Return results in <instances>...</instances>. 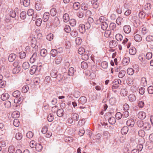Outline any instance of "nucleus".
<instances>
[{"label": "nucleus", "mask_w": 153, "mask_h": 153, "mask_svg": "<svg viewBox=\"0 0 153 153\" xmlns=\"http://www.w3.org/2000/svg\"><path fill=\"white\" fill-rule=\"evenodd\" d=\"M30 45L31 47L33 48V51H38V46L36 44V38L35 37L33 38L31 40Z\"/></svg>", "instance_id": "obj_1"}, {"label": "nucleus", "mask_w": 153, "mask_h": 153, "mask_svg": "<svg viewBox=\"0 0 153 153\" xmlns=\"http://www.w3.org/2000/svg\"><path fill=\"white\" fill-rule=\"evenodd\" d=\"M37 51H35L32 55L31 57L30 58V63H33L38 58V56H37V53L36 52Z\"/></svg>", "instance_id": "obj_2"}, {"label": "nucleus", "mask_w": 153, "mask_h": 153, "mask_svg": "<svg viewBox=\"0 0 153 153\" xmlns=\"http://www.w3.org/2000/svg\"><path fill=\"white\" fill-rule=\"evenodd\" d=\"M51 23H52V24L55 26L57 27L60 24L59 18L57 17H54L52 22H51Z\"/></svg>", "instance_id": "obj_3"}, {"label": "nucleus", "mask_w": 153, "mask_h": 153, "mask_svg": "<svg viewBox=\"0 0 153 153\" xmlns=\"http://www.w3.org/2000/svg\"><path fill=\"white\" fill-rule=\"evenodd\" d=\"M123 30L126 33H129L131 30V28L130 25H127L124 26L123 27Z\"/></svg>", "instance_id": "obj_4"}, {"label": "nucleus", "mask_w": 153, "mask_h": 153, "mask_svg": "<svg viewBox=\"0 0 153 153\" xmlns=\"http://www.w3.org/2000/svg\"><path fill=\"white\" fill-rule=\"evenodd\" d=\"M50 16L49 13L48 12H45L44 13L43 16L42 18L43 21L45 22H47L49 19Z\"/></svg>", "instance_id": "obj_5"}, {"label": "nucleus", "mask_w": 153, "mask_h": 153, "mask_svg": "<svg viewBox=\"0 0 153 153\" xmlns=\"http://www.w3.org/2000/svg\"><path fill=\"white\" fill-rule=\"evenodd\" d=\"M118 45L117 42L114 40L111 41L109 43V46L111 48H114L117 46Z\"/></svg>", "instance_id": "obj_6"}, {"label": "nucleus", "mask_w": 153, "mask_h": 153, "mask_svg": "<svg viewBox=\"0 0 153 153\" xmlns=\"http://www.w3.org/2000/svg\"><path fill=\"white\" fill-rule=\"evenodd\" d=\"M16 55L14 53H11L9 55L8 57V59L10 62H13L16 59Z\"/></svg>", "instance_id": "obj_7"}, {"label": "nucleus", "mask_w": 153, "mask_h": 153, "mask_svg": "<svg viewBox=\"0 0 153 153\" xmlns=\"http://www.w3.org/2000/svg\"><path fill=\"white\" fill-rule=\"evenodd\" d=\"M38 70V68L36 65L32 66L30 70V73L31 74H34L36 71Z\"/></svg>", "instance_id": "obj_8"}, {"label": "nucleus", "mask_w": 153, "mask_h": 153, "mask_svg": "<svg viewBox=\"0 0 153 153\" xmlns=\"http://www.w3.org/2000/svg\"><path fill=\"white\" fill-rule=\"evenodd\" d=\"M87 101V99L84 96L81 97L78 100V102L79 104H81L82 105L85 104Z\"/></svg>", "instance_id": "obj_9"}, {"label": "nucleus", "mask_w": 153, "mask_h": 153, "mask_svg": "<svg viewBox=\"0 0 153 153\" xmlns=\"http://www.w3.org/2000/svg\"><path fill=\"white\" fill-rule=\"evenodd\" d=\"M138 117L139 119L143 120L146 117V114L143 111H140L138 114Z\"/></svg>", "instance_id": "obj_10"}, {"label": "nucleus", "mask_w": 153, "mask_h": 153, "mask_svg": "<svg viewBox=\"0 0 153 153\" xmlns=\"http://www.w3.org/2000/svg\"><path fill=\"white\" fill-rule=\"evenodd\" d=\"M57 70L55 69H53L51 71L50 74L53 78H56L57 76Z\"/></svg>", "instance_id": "obj_11"}, {"label": "nucleus", "mask_w": 153, "mask_h": 153, "mask_svg": "<svg viewBox=\"0 0 153 153\" xmlns=\"http://www.w3.org/2000/svg\"><path fill=\"white\" fill-rule=\"evenodd\" d=\"M126 124L128 126L132 127L134 125V122L133 119H130L127 121Z\"/></svg>", "instance_id": "obj_12"}, {"label": "nucleus", "mask_w": 153, "mask_h": 153, "mask_svg": "<svg viewBox=\"0 0 153 153\" xmlns=\"http://www.w3.org/2000/svg\"><path fill=\"white\" fill-rule=\"evenodd\" d=\"M86 30L84 24H81L79 25V30L80 33H84L85 32Z\"/></svg>", "instance_id": "obj_13"}, {"label": "nucleus", "mask_w": 153, "mask_h": 153, "mask_svg": "<svg viewBox=\"0 0 153 153\" xmlns=\"http://www.w3.org/2000/svg\"><path fill=\"white\" fill-rule=\"evenodd\" d=\"M62 57L61 56H57L54 59L55 63L56 64H59L62 60Z\"/></svg>", "instance_id": "obj_14"}, {"label": "nucleus", "mask_w": 153, "mask_h": 153, "mask_svg": "<svg viewBox=\"0 0 153 153\" xmlns=\"http://www.w3.org/2000/svg\"><path fill=\"white\" fill-rule=\"evenodd\" d=\"M136 97L135 95L133 94H131L128 96V100L131 102H133L136 100Z\"/></svg>", "instance_id": "obj_15"}, {"label": "nucleus", "mask_w": 153, "mask_h": 153, "mask_svg": "<svg viewBox=\"0 0 153 153\" xmlns=\"http://www.w3.org/2000/svg\"><path fill=\"white\" fill-rule=\"evenodd\" d=\"M9 97V94L7 93H5L1 95V98L2 100L4 101L8 99Z\"/></svg>", "instance_id": "obj_16"}, {"label": "nucleus", "mask_w": 153, "mask_h": 153, "mask_svg": "<svg viewBox=\"0 0 153 153\" xmlns=\"http://www.w3.org/2000/svg\"><path fill=\"white\" fill-rule=\"evenodd\" d=\"M72 118L74 121H77L79 120V116L76 113H74L72 114Z\"/></svg>", "instance_id": "obj_17"}, {"label": "nucleus", "mask_w": 153, "mask_h": 153, "mask_svg": "<svg viewBox=\"0 0 153 153\" xmlns=\"http://www.w3.org/2000/svg\"><path fill=\"white\" fill-rule=\"evenodd\" d=\"M136 53V49L135 48L132 47L129 50V53L131 55H134Z\"/></svg>", "instance_id": "obj_18"}, {"label": "nucleus", "mask_w": 153, "mask_h": 153, "mask_svg": "<svg viewBox=\"0 0 153 153\" xmlns=\"http://www.w3.org/2000/svg\"><path fill=\"white\" fill-rule=\"evenodd\" d=\"M64 114V111L63 109H59L57 111V114L59 117H62Z\"/></svg>", "instance_id": "obj_19"}, {"label": "nucleus", "mask_w": 153, "mask_h": 153, "mask_svg": "<svg viewBox=\"0 0 153 153\" xmlns=\"http://www.w3.org/2000/svg\"><path fill=\"white\" fill-rule=\"evenodd\" d=\"M128 130V128L127 126L123 127L121 130V133L122 134H126Z\"/></svg>", "instance_id": "obj_20"}, {"label": "nucleus", "mask_w": 153, "mask_h": 153, "mask_svg": "<svg viewBox=\"0 0 153 153\" xmlns=\"http://www.w3.org/2000/svg\"><path fill=\"white\" fill-rule=\"evenodd\" d=\"M149 33V31L146 27H143L141 28V34L145 35H147Z\"/></svg>", "instance_id": "obj_21"}, {"label": "nucleus", "mask_w": 153, "mask_h": 153, "mask_svg": "<svg viewBox=\"0 0 153 153\" xmlns=\"http://www.w3.org/2000/svg\"><path fill=\"white\" fill-rule=\"evenodd\" d=\"M63 20L64 22H67L69 21V15L67 13H65L63 16Z\"/></svg>", "instance_id": "obj_22"}, {"label": "nucleus", "mask_w": 153, "mask_h": 153, "mask_svg": "<svg viewBox=\"0 0 153 153\" xmlns=\"http://www.w3.org/2000/svg\"><path fill=\"white\" fill-rule=\"evenodd\" d=\"M73 7L75 10L79 9L80 7V3L77 2H74L73 4Z\"/></svg>", "instance_id": "obj_23"}, {"label": "nucleus", "mask_w": 153, "mask_h": 153, "mask_svg": "<svg viewBox=\"0 0 153 153\" xmlns=\"http://www.w3.org/2000/svg\"><path fill=\"white\" fill-rule=\"evenodd\" d=\"M134 39L136 42H140L142 40V37L139 34H136L134 36Z\"/></svg>", "instance_id": "obj_24"}, {"label": "nucleus", "mask_w": 153, "mask_h": 153, "mask_svg": "<svg viewBox=\"0 0 153 153\" xmlns=\"http://www.w3.org/2000/svg\"><path fill=\"white\" fill-rule=\"evenodd\" d=\"M44 57V59L46 62L48 63H49L51 62V56L50 55L48 54Z\"/></svg>", "instance_id": "obj_25"}, {"label": "nucleus", "mask_w": 153, "mask_h": 153, "mask_svg": "<svg viewBox=\"0 0 153 153\" xmlns=\"http://www.w3.org/2000/svg\"><path fill=\"white\" fill-rule=\"evenodd\" d=\"M21 93L20 92L16 90V91H14L13 92V96L14 97L16 98H18L21 96Z\"/></svg>", "instance_id": "obj_26"}, {"label": "nucleus", "mask_w": 153, "mask_h": 153, "mask_svg": "<svg viewBox=\"0 0 153 153\" xmlns=\"http://www.w3.org/2000/svg\"><path fill=\"white\" fill-rule=\"evenodd\" d=\"M126 74V71L124 70H121L120 71L118 74V77L120 78H123Z\"/></svg>", "instance_id": "obj_27"}, {"label": "nucleus", "mask_w": 153, "mask_h": 153, "mask_svg": "<svg viewBox=\"0 0 153 153\" xmlns=\"http://www.w3.org/2000/svg\"><path fill=\"white\" fill-rule=\"evenodd\" d=\"M35 148L36 150L38 152L41 151L43 148L42 146L40 143L36 144Z\"/></svg>", "instance_id": "obj_28"}, {"label": "nucleus", "mask_w": 153, "mask_h": 153, "mask_svg": "<svg viewBox=\"0 0 153 153\" xmlns=\"http://www.w3.org/2000/svg\"><path fill=\"white\" fill-rule=\"evenodd\" d=\"M47 51L45 49H42L40 52L41 56L42 57H44L47 55Z\"/></svg>", "instance_id": "obj_29"}, {"label": "nucleus", "mask_w": 153, "mask_h": 153, "mask_svg": "<svg viewBox=\"0 0 153 153\" xmlns=\"http://www.w3.org/2000/svg\"><path fill=\"white\" fill-rule=\"evenodd\" d=\"M88 7V5L87 3H82L81 5V9L85 11L87 10Z\"/></svg>", "instance_id": "obj_30"}, {"label": "nucleus", "mask_w": 153, "mask_h": 153, "mask_svg": "<svg viewBox=\"0 0 153 153\" xmlns=\"http://www.w3.org/2000/svg\"><path fill=\"white\" fill-rule=\"evenodd\" d=\"M108 121L109 123L112 125L115 124L116 122L115 118L114 117L110 118L108 120Z\"/></svg>", "instance_id": "obj_31"}, {"label": "nucleus", "mask_w": 153, "mask_h": 153, "mask_svg": "<svg viewBox=\"0 0 153 153\" xmlns=\"http://www.w3.org/2000/svg\"><path fill=\"white\" fill-rule=\"evenodd\" d=\"M123 18L121 17H118L116 20L117 24L119 25H121L123 23Z\"/></svg>", "instance_id": "obj_32"}, {"label": "nucleus", "mask_w": 153, "mask_h": 153, "mask_svg": "<svg viewBox=\"0 0 153 153\" xmlns=\"http://www.w3.org/2000/svg\"><path fill=\"white\" fill-rule=\"evenodd\" d=\"M108 27V24L105 22H103L101 24V28L104 30L106 29Z\"/></svg>", "instance_id": "obj_33"}, {"label": "nucleus", "mask_w": 153, "mask_h": 153, "mask_svg": "<svg viewBox=\"0 0 153 153\" xmlns=\"http://www.w3.org/2000/svg\"><path fill=\"white\" fill-rule=\"evenodd\" d=\"M57 51L56 50L53 49L51 51V54L53 57H55L57 54Z\"/></svg>", "instance_id": "obj_34"}, {"label": "nucleus", "mask_w": 153, "mask_h": 153, "mask_svg": "<svg viewBox=\"0 0 153 153\" xmlns=\"http://www.w3.org/2000/svg\"><path fill=\"white\" fill-rule=\"evenodd\" d=\"M22 66L24 69L26 70L28 69L29 68L30 65L28 62H25L23 63Z\"/></svg>", "instance_id": "obj_35"}, {"label": "nucleus", "mask_w": 153, "mask_h": 153, "mask_svg": "<svg viewBox=\"0 0 153 153\" xmlns=\"http://www.w3.org/2000/svg\"><path fill=\"white\" fill-rule=\"evenodd\" d=\"M56 13V9L55 8H52L50 11V13L52 16H55Z\"/></svg>", "instance_id": "obj_36"}, {"label": "nucleus", "mask_w": 153, "mask_h": 153, "mask_svg": "<svg viewBox=\"0 0 153 153\" xmlns=\"http://www.w3.org/2000/svg\"><path fill=\"white\" fill-rule=\"evenodd\" d=\"M20 17L22 19H24L26 17V13L25 11L22 12L20 14Z\"/></svg>", "instance_id": "obj_37"}, {"label": "nucleus", "mask_w": 153, "mask_h": 153, "mask_svg": "<svg viewBox=\"0 0 153 153\" xmlns=\"http://www.w3.org/2000/svg\"><path fill=\"white\" fill-rule=\"evenodd\" d=\"M116 39L119 41H120L123 39V36L120 34H117L115 36Z\"/></svg>", "instance_id": "obj_38"}, {"label": "nucleus", "mask_w": 153, "mask_h": 153, "mask_svg": "<svg viewBox=\"0 0 153 153\" xmlns=\"http://www.w3.org/2000/svg\"><path fill=\"white\" fill-rule=\"evenodd\" d=\"M127 74L130 75H132L134 73V70L131 68H128L127 71Z\"/></svg>", "instance_id": "obj_39"}, {"label": "nucleus", "mask_w": 153, "mask_h": 153, "mask_svg": "<svg viewBox=\"0 0 153 153\" xmlns=\"http://www.w3.org/2000/svg\"><path fill=\"white\" fill-rule=\"evenodd\" d=\"M123 62L125 65H126L130 62V58L128 57H125L123 59Z\"/></svg>", "instance_id": "obj_40"}, {"label": "nucleus", "mask_w": 153, "mask_h": 153, "mask_svg": "<svg viewBox=\"0 0 153 153\" xmlns=\"http://www.w3.org/2000/svg\"><path fill=\"white\" fill-rule=\"evenodd\" d=\"M20 61L18 60H16L13 62V65L14 67H20L19 65V64Z\"/></svg>", "instance_id": "obj_41"}, {"label": "nucleus", "mask_w": 153, "mask_h": 153, "mask_svg": "<svg viewBox=\"0 0 153 153\" xmlns=\"http://www.w3.org/2000/svg\"><path fill=\"white\" fill-rule=\"evenodd\" d=\"M20 67H15L13 70V74H17L21 70Z\"/></svg>", "instance_id": "obj_42"}, {"label": "nucleus", "mask_w": 153, "mask_h": 153, "mask_svg": "<svg viewBox=\"0 0 153 153\" xmlns=\"http://www.w3.org/2000/svg\"><path fill=\"white\" fill-rule=\"evenodd\" d=\"M116 102V99L114 97H111L109 100V103L111 105H113Z\"/></svg>", "instance_id": "obj_43"}, {"label": "nucleus", "mask_w": 153, "mask_h": 153, "mask_svg": "<svg viewBox=\"0 0 153 153\" xmlns=\"http://www.w3.org/2000/svg\"><path fill=\"white\" fill-rule=\"evenodd\" d=\"M74 72V69L72 67L69 68L68 70V75L70 76H72Z\"/></svg>", "instance_id": "obj_44"}, {"label": "nucleus", "mask_w": 153, "mask_h": 153, "mask_svg": "<svg viewBox=\"0 0 153 153\" xmlns=\"http://www.w3.org/2000/svg\"><path fill=\"white\" fill-rule=\"evenodd\" d=\"M101 66L102 68L103 69H106L108 66V64L107 62L106 61H103L101 63Z\"/></svg>", "instance_id": "obj_45"}, {"label": "nucleus", "mask_w": 153, "mask_h": 153, "mask_svg": "<svg viewBox=\"0 0 153 153\" xmlns=\"http://www.w3.org/2000/svg\"><path fill=\"white\" fill-rule=\"evenodd\" d=\"M29 89V87L27 85H24L22 89V91L24 93H26Z\"/></svg>", "instance_id": "obj_46"}, {"label": "nucleus", "mask_w": 153, "mask_h": 153, "mask_svg": "<svg viewBox=\"0 0 153 153\" xmlns=\"http://www.w3.org/2000/svg\"><path fill=\"white\" fill-rule=\"evenodd\" d=\"M22 134L20 133H17L15 135V138L16 140H20L22 138Z\"/></svg>", "instance_id": "obj_47"}, {"label": "nucleus", "mask_w": 153, "mask_h": 153, "mask_svg": "<svg viewBox=\"0 0 153 153\" xmlns=\"http://www.w3.org/2000/svg\"><path fill=\"white\" fill-rule=\"evenodd\" d=\"M80 95V93L79 91L75 90L74 91V96L75 98H78Z\"/></svg>", "instance_id": "obj_48"}, {"label": "nucleus", "mask_w": 153, "mask_h": 153, "mask_svg": "<svg viewBox=\"0 0 153 153\" xmlns=\"http://www.w3.org/2000/svg\"><path fill=\"white\" fill-rule=\"evenodd\" d=\"M53 114H49L48 116V120L49 122H51L53 120Z\"/></svg>", "instance_id": "obj_49"}, {"label": "nucleus", "mask_w": 153, "mask_h": 153, "mask_svg": "<svg viewBox=\"0 0 153 153\" xmlns=\"http://www.w3.org/2000/svg\"><path fill=\"white\" fill-rule=\"evenodd\" d=\"M141 83L143 84V86L144 87L147 85V81L145 77H143L141 78Z\"/></svg>", "instance_id": "obj_50"}, {"label": "nucleus", "mask_w": 153, "mask_h": 153, "mask_svg": "<svg viewBox=\"0 0 153 153\" xmlns=\"http://www.w3.org/2000/svg\"><path fill=\"white\" fill-rule=\"evenodd\" d=\"M30 3V0H24L23 1V3L24 6L25 7H28Z\"/></svg>", "instance_id": "obj_51"}, {"label": "nucleus", "mask_w": 153, "mask_h": 153, "mask_svg": "<svg viewBox=\"0 0 153 153\" xmlns=\"http://www.w3.org/2000/svg\"><path fill=\"white\" fill-rule=\"evenodd\" d=\"M81 68L83 69H86L88 66L87 63L84 61H83L81 63Z\"/></svg>", "instance_id": "obj_52"}, {"label": "nucleus", "mask_w": 153, "mask_h": 153, "mask_svg": "<svg viewBox=\"0 0 153 153\" xmlns=\"http://www.w3.org/2000/svg\"><path fill=\"white\" fill-rule=\"evenodd\" d=\"M138 134L140 136L143 137L144 136L145 133L143 130H140L138 131Z\"/></svg>", "instance_id": "obj_53"}, {"label": "nucleus", "mask_w": 153, "mask_h": 153, "mask_svg": "<svg viewBox=\"0 0 153 153\" xmlns=\"http://www.w3.org/2000/svg\"><path fill=\"white\" fill-rule=\"evenodd\" d=\"M144 9L146 10H148L151 8V5L150 3H147L144 5Z\"/></svg>", "instance_id": "obj_54"}, {"label": "nucleus", "mask_w": 153, "mask_h": 153, "mask_svg": "<svg viewBox=\"0 0 153 153\" xmlns=\"http://www.w3.org/2000/svg\"><path fill=\"white\" fill-rule=\"evenodd\" d=\"M70 25L72 27L74 26L76 24V22L74 19H71L69 22Z\"/></svg>", "instance_id": "obj_55"}, {"label": "nucleus", "mask_w": 153, "mask_h": 153, "mask_svg": "<svg viewBox=\"0 0 153 153\" xmlns=\"http://www.w3.org/2000/svg\"><path fill=\"white\" fill-rule=\"evenodd\" d=\"M15 151V149L13 146H10L8 149V151L10 153H13Z\"/></svg>", "instance_id": "obj_56"}, {"label": "nucleus", "mask_w": 153, "mask_h": 153, "mask_svg": "<svg viewBox=\"0 0 153 153\" xmlns=\"http://www.w3.org/2000/svg\"><path fill=\"white\" fill-rule=\"evenodd\" d=\"M13 125L16 127H18L20 124V122L19 120L17 119L14 120L13 122Z\"/></svg>", "instance_id": "obj_57"}, {"label": "nucleus", "mask_w": 153, "mask_h": 153, "mask_svg": "<svg viewBox=\"0 0 153 153\" xmlns=\"http://www.w3.org/2000/svg\"><path fill=\"white\" fill-rule=\"evenodd\" d=\"M116 27V24L114 23H111L109 25V28L110 30H114Z\"/></svg>", "instance_id": "obj_58"}, {"label": "nucleus", "mask_w": 153, "mask_h": 153, "mask_svg": "<svg viewBox=\"0 0 153 153\" xmlns=\"http://www.w3.org/2000/svg\"><path fill=\"white\" fill-rule=\"evenodd\" d=\"M48 127L47 126H45L42 128V132L43 134L46 133L48 131Z\"/></svg>", "instance_id": "obj_59"}, {"label": "nucleus", "mask_w": 153, "mask_h": 153, "mask_svg": "<svg viewBox=\"0 0 153 153\" xmlns=\"http://www.w3.org/2000/svg\"><path fill=\"white\" fill-rule=\"evenodd\" d=\"M143 127L144 128L146 129V130H148L150 127V125L148 123H144Z\"/></svg>", "instance_id": "obj_60"}, {"label": "nucleus", "mask_w": 153, "mask_h": 153, "mask_svg": "<svg viewBox=\"0 0 153 153\" xmlns=\"http://www.w3.org/2000/svg\"><path fill=\"white\" fill-rule=\"evenodd\" d=\"M64 30L66 33H69L71 31V27L69 26L66 25L65 27Z\"/></svg>", "instance_id": "obj_61"}, {"label": "nucleus", "mask_w": 153, "mask_h": 153, "mask_svg": "<svg viewBox=\"0 0 153 153\" xmlns=\"http://www.w3.org/2000/svg\"><path fill=\"white\" fill-rule=\"evenodd\" d=\"M75 41L76 44L77 45H79L81 44L82 40L81 38L77 37Z\"/></svg>", "instance_id": "obj_62"}, {"label": "nucleus", "mask_w": 153, "mask_h": 153, "mask_svg": "<svg viewBox=\"0 0 153 153\" xmlns=\"http://www.w3.org/2000/svg\"><path fill=\"white\" fill-rule=\"evenodd\" d=\"M53 35L51 33L49 34L46 36V39L49 41H51L53 39Z\"/></svg>", "instance_id": "obj_63"}, {"label": "nucleus", "mask_w": 153, "mask_h": 153, "mask_svg": "<svg viewBox=\"0 0 153 153\" xmlns=\"http://www.w3.org/2000/svg\"><path fill=\"white\" fill-rule=\"evenodd\" d=\"M148 92L149 94H153V86H150L148 88Z\"/></svg>", "instance_id": "obj_64"}]
</instances>
